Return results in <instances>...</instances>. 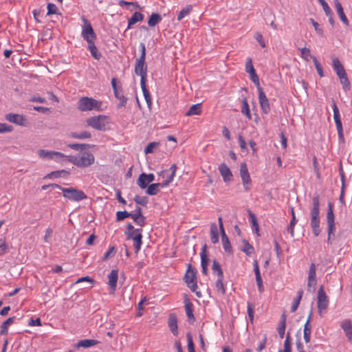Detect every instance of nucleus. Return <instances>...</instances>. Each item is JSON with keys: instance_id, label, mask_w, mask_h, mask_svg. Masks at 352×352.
<instances>
[{"instance_id": "obj_1", "label": "nucleus", "mask_w": 352, "mask_h": 352, "mask_svg": "<svg viewBox=\"0 0 352 352\" xmlns=\"http://www.w3.org/2000/svg\"><path fill=\"white\" fill-rule=\"evenodd\" d=\"M320 198L318 195H315L313 197V206L310 211L311 214V227L314 234L318 236L320 232Z\"/></svg>"}, {"instance_id": "obj_2", "label": "nucleus", "mask_w": 352, "mask_h": 352, "mask_svg": "<svg viewBox=\"0 0 352 352\" xmlns=\"http://www.w3.org/2000/svg\"><path fill=\"white\" fill-rule=\"evenodd\" d=\"M102 102L93 98L82 97L77 102V108L81 111H101Z\"/></svg>"}, {"instance_id": "obj_3", "label": "nucleus", "mask_w": 352, "mask_h": 352, "mask_svg": "<svg viewBox=\"0 0 352 352\" xmlns=\"http://www.w3.org/2000/svg\"><path fill=\"white\" fill-rule=\"evenodd\" d=\"M185 282L192 292H195L198 298L202 296L201 292L197 291L198 286L197 284V270L188 264V269L184 276Z\"/></svg>"}, {"instance_id": "obj_4", "label": "nucleus", "mask_w": 352, "mask_h": 352, "mask_svg": "<svg viewBox=\"0 0 352 352\" xmlns=\"http://www.w3.org/2000/svg\"><path fill=\"white\" fill-rule=\"evenodd\" d=\"M140 49L141 52L140 56L136 59L135 65V72L138 76L140 77L147 76V66L145 64L146 58V47L143 43H140Z\"/></svg>"}, {"instance_id": "obj_5", "label": "nucleus", "mask_w": 352, "mask_h": 352, "mask_svg": "<svg viewBox=\"0 0 352 352\" xmlns=\"http://www.w3.org/2000/svg\"><path fill=\"white\" fill-rule=\"evenodd\" d=\"M60 190L63 192V196L72 201H80L87 199L86 194L81 190L73 187L63 188L61 186Z\"/></svg>"}, {"instance_id": "obj_6", "label": "nucleus", "mask_w": 352, "mask_h": 352, "mask_svg": "<svg viewBox=\"0 0 352 352\" xmlns=\"http://www.w3.org/2000/svg\"><path fill=\"white\" fill-rule=\"evenodd\" d=\"M86 122L89 126L94 129L104 131L108 124V117L104 115H99L87 118Z\"/></svg>"}, {"instance_id": "obj_7", "label": "nucleus", "mask_w": 352, "mask_h": 352, "mask_svg": "<svg viewBox=\"0 0 352 352\" xmlns=\"http://www.w3.org/2000/svg\"><path fill=\"white\" fill-rule=\"evenodd\" d=\"M95 157L90 152H84L71 161L78 167H88L94 163Z\"/></svg>"}, {"instance_id": "obj_8", "label": "nucleus", "mask_w": 352, "mask_h": 352, "mask_svg": "<svg viewBox=\"0 0 352 352\" xmlns=\"http://www.w3.org/2000/svg\"><path fill=\"white\" fill-rule=\"evenodd\" d=\"M81 20L83 23L81 32L82 37L87 42L95 41L96 38V35L94 31L91 24L85 16L81 17Z\"/></svg>"}, {"instance_id": "obj_9", "label": "nucleus", "mask_w": 352, "mask_h": 352, "mask_svg": "<svg viewBox=\"0 0 352 352\" xmlns=\"http://www.w3.org/2000/svg\"><path fill=\"white\" fill-rule=\"evenodd\" d=\"M38 155L42 159L52 160L58 162L64 161L67 158V155H65L60 152L47 151L44 149L38 150Z\"/></svg>"}, {"instance_id": "obj_10", "label": "nucleus", "mask_w": 352, "mask_h": 352, "mask_svg": "<svg viewBox=\"0 0 352 352\" xmlns=\"http://www.w3.org/2000/svg\"><path fill=\"white\" fill-rule=\"evenodd\" d=\"M329 305V299L327 294L324 292V288L322 286L320 287L318 291V297H317V307L318 314L322 316L324 311H325Z\"/></svg>"}, {"instance_id": "obj_11", "label": "nucleus", "mask_w": 352, "mask_h": 352, "mask_svg": "<svg viewBox=\"0 0 352 352\" xmlns=\"http://www.w3.org/2000/svg\"><path fill=\"white\" fill-rule=\"evenodd\" d=\"M332 109H333V118H334L336 129L338 131L339 141L344 143V138L342 122H341V119H340V115L338 107L335 102H332Z\"/></svg>"}, {"instance_id": "obj_12", "label": "nucleus", "mask_w": 352, "mask_h": 352, "mask_svg": "<svg viewBox=\"0 0 352 352\" xmlns=\"http://www.w3.org/2000/svg\"><path fill=\"white\" fill-rule=\"evenodd\" d=\"M111 85L113 90L115 97L119 100L118 107L120 108L125 107L127 102V98L124 96L122 93V89L121 85H117V80L116 78L111 79Z\"/></svg>"}, {"instance_id": "obj_13", "label": "nucleus", "mask_w": 352, "mask_h": 352, "mask_svg": "<svg viewBox=\"0 0 352 352\" xmlns=\"http://www.w3.org/2000/svg\"><path fill=\"white\" fill-rule=\"evenodd\" d=\"M176 170L177 165L173 164L168 169L164 170L160 173V175L164 179V182L162 184L164 186V187L167 186L170 182H173L175 176Z\"/></svg>"}, {"instance_id": "obj_14", "label": "nucleus", "mask_w": 352, "mask_h": 352, "mask_svg": "<svg viewBox=\"0 0 352 352\" xmlns=\"http://www.w3.org/2000/svg\"><path fill=\"white\" fill-rule=\"evenodd\" d=\"M240 176L241 177L242 184L245 191H249L251 186V179L245 162L241 164L240 166Z\"/></svg>"}, {"instance_id": "obj_15", "label": "nucleus", "mask_w": 352, "mask_h": 352, "mask_svg": "<svg viewBox=\"0 0 352 352\" xmlns=\"http://www.w3.org/2000/svg\"><path fill=\"white\" fill-rule=\"evenodd\" d=\"M142 229H135L133 232H127V239H132L133 241V245L135 252H138L142 245Z\"/></svg>"}, {"instance_id": "obj_16", "label": "nucleus", "mask_w": 352, "mask_h": 352, "mask_svg": "<svg viewBox=\"0 0 352 352\" xmlns=\"http://www.w3.org/2000/svg\"><path fill=\"white\" fill-rule=\"evenodd\" d=\"M7 121L19 126H26L28 124V120L23 115L17 113H7L5 116Z\"/></svg>"}, {"instance_id": "obj_17", "label": "nucleus", "mask_w": 352, "mask_h": 352, "mask_svg": "<svg viewBox=\"0 0 352 352\" xmlns=\"http://www.w3.org/2000/svg\"><path fill=\"white\" fill-rule=\"evenodd\" d=\"M316 269L314 263H311L309 267L308 274L307 290L313 292L317 283L316 280Z\"/></svg>"}, {"instance_id": "obj_18", "label": "nucleus", "mask_w": 352, "mask_h": 352, "mask_svg": "<svg viewBox=\"0 0 352 352\" xmlns=\"http://www.w3.org/2000/svg\"><path fill=\"white\" fill-rule=\"evenodd\" d=\"M258 92V100L263 113L267 114L270 110V106L269 100L264 93L263 89H259Z\"/></svg>"}, {"instance_id": "obj_19", "label": "nucleus", "mask_w": 352, "mask_h": 352, "mask_svg": "<svg viewBox=\"0 0 352 352\" xmlns=\"http://www.w3.org/2000/svg\"><path fill=\"white\" fill-rule=\"evenodd\" d=\"M331 60L333 69L336 72L338 77L346 74L344 66L338 58L336 57L335 56H331Z\"/></svg>"}, {"instance_id": "obj_20", "label": "nucleus", "mask_w": 352, "mask_h": 352, "mask_svg": "<svg viewBox=\"0 0 352 352\" xmlns=\"http://www.w3.org/2000/svg\"><path fill=\"white\" fill-rule=\"evenodd\" d=\"M184 302L188 320L190 323H193L195 321L193 314V305L186 296L184 298Z\"/></svg>"}, {"instance_id": "obj_21", "label": "nucleus", "mask_w": 352, "mask_h": 352, "mask_svg": "<svg viewBox=\"0 0 352 352\" xmlns=\"http://www.w3.org/2000/svg\"><path fill=\"white\" fill-rule=\"evenodd\" d=\"M218 169L225 182H228L232 180L233 176L232 173L226 164H221Z\"/></svg>"}, {"instance_id": "obj_22", "label": "nucleus", "mask_w": 352, "mask_h": 352, "mask_svg": "<svg viewBox=\"0 0 352 352\" xmlns=\"http://www.w3.org/2000/svg\"><path fill=\"white\" fill-rule=\"evenodd\" d=\"M341 328L343 329L346 337L352 343V324L349 319H344L341 322Z\"/></svg>"}, {"instance_id": "obj_23", "label": "nucleus", "mask_w": 352, "mask_h": 352, "mask_svg": "<svg viewBox=\"0 0 352 352\" xmlns=\"http://www.w3.org/2000/svg\"><path fill=\"white\" fill-rule=\"evenodd\" d=\"M118 278V272L116 270H112L108 275V285L112 292H114L117 287V282Z\"/></svg>"}, {"instance_id": "obj_24", "label": "nucleus", "mask_w": 352, "mask_h": 352, "mask_svg": "<svg viewBox=\"0 0 352 352\" xmlns=\"http://www.w3.org/2000/svg\"><path fill=\"white\" fill-rule=\"evenodd\" d=\"M168 324L172 333L177 336L178 335V326L177 318L175 314L169 315Z\"/></svg>"}, {"instance_id": "obj_25", "label": "nucleus", "mask_w": 352, "mask_h": 352, "mask_svg": "<svg viewBox=\"0 0 352 352\" xmlns=\"http://www.w3.org/2000/svg\"><path fill=\"white\" fill-rule=\"evenodd\" d=\"M144 16L140 12H135L132 16L128 19L127 29L132 28L133 25L144 20Z\"/></svg>"}, {"instance_id": "obj_26", "label": "nucleus", "mask_w": 352, "mask_h": 352, "mask_svg": "<svg viewBox=\"0 0 352 352\" xmlns=\"http://www.w3.org/2000/svg\"><path fill=\"white\" fill-rule=\"evenodd\" d=\"M334 3L337 13L340 20L344 24H345L346 25H349V20L344 12L343 8L341 3L338 0H334Z\"/></svg>"}, {"instance_id": "obj_27", "label": "nucleus", "mask_w": 352, "mask_h": 352, "mask_svg": "<svg viewBox=\"0 0 352 352\" xmlns=\"http://www.w3.org/2000/svg\"><path fill=\"white\" fill-rule=\"evenodd\" d=\"M99 343V341L96 340H82L78 342L76 344H74V348L76 349H80L81 347L82 348H89L91 346H95Z\"/></svg>"}, {"instance_id": "obj_28", "label": "nucleus", "mask_w": 352, "mask_h": 352, "mask_svg": "<svg viewBox=\"0 0 352 352\" xmlns=\"http://www.w3.org/2000/svg\"><path fill=\"white\" fill-rule=\"evenodd\" d=\"M164 187L162 183L151 184L147 186L146 192L149 195H155L160 192V188Z\"/></svg>"}, {"instance_id": "obj_29", "label": "nucleus", "mask_w": 352, "mask_h": 352, "mask_svg": "<svg viewBox=\"0 0 352 352\" xmlns=\"http://www.w3.org/2000/svg\"><path fill=\"white\" fill-rule=\"evenodd\" d=\"M15 317H10L6 320L1 325V335H7L9 327L14 323Z\"/></svg>"}, {"instance_id": "obj_30", "label": "nucleus", "mask_w": 352, "mask_h": 352, "mask_svg": "<svg viewBox=\"0 0 352 352\" xmlns=\"http://www.w3.org/2000/svg\"><path fill=\"white\" fill-rule=\"evenodd\" d=\"M210 239L213 244L219 242V231L215 223H212L210 225Z\"/></svg>"}, {"instance_id": "obj_31", "label": "nucleus", "mask_w": 352, "mask_h": 352, "mask_svg": "<svg viewBox=\"0 0 352 352\" xmlns=\"http://www.w3.org/2000/svg\"><path fill=\"white\" fill-rule=\"evenodd\" d=\"M88 50H89L91 56L96 60H99L101 57V54L98 52L97 47L94 43V41L87 42Z\"/></svg>"}, {"instance_id": "obj_32", "label": "nucleus", "mask_w": 352, "mask_h": 352, "mask_svg": "<svg viewBox=\"0 0 352 352\" xmlns=\"http://www.w3.org/2000/svg\"><path fill=\"white\" fill-rule=\"evenodd\" d=\"M241 113L245 115L248 120L252 119V115L250 113V110L249 107V104L245 97L242 98V106H241Z\"/></svg>"}, {"instance_id": "obj_33", "label": "nucleus", "mask_w": 352, "mask_h": 352, "mask_svg": "<svg viewBox=\"0 0 352 352\" xmlns=\"http://www.w3.org/2000/svg\"><path fill=\"white\" fill-rule=\"evenodd\" d=\"M162 16L160 14L152 13L148 19V25L150 27H154L162 21Z\"/></svg>"}, {"instance_id": "obj_34", "label": "nucleus", "mask_w": 352, "mask_h": 352, "mask_svg": "<svg viewBox=\"0 0 352 352\" xmlns=\"http://www.w3.org/2000/svg\"><path fill=\"white\" fill-rule=\"evenodd\" d=\"M201 112V104L197 103L192 105L189 110L186 113V116H192L195 115H199Z\"/></svg>"}, {"instance_id": "obj_35", "label": "nucleus", "mask_w": 352, "mask_h": 352, "mask_svg": "<svg viewBox=\"0 0 352 352\" xmlns=\"http://www.w3.org/2000/svg\"><path fill=\"white\" fill-rule=\"evenodd\" d=\"M212 270L213 274H217V277H224L221 267L216 259L212 261Z\"/></svg>"}, {"instance_id": "obj_36", "label": "nucleus", "mask_w": 352, "mask_h": 352, "mask_svg": "<svg viewBox=\"0 0 352 352\" xmlns=\"http://www.w3.org/2000/svg\"><path fill=\"white\" fill-rule=\"evenodd\" d=\"M206 248H207V245H204L202 247L201 251L200 252L201 266L208 267V263H209V258H208V256H207Z\"/></svg>"}, {"instance_id": "obj_37", "label": "nucleus", "mask_w": 352, "mask_h": 352, "mask_svg": "<svg viewBox=\"0 0 352 352\" xmlns=\"http://www.w3.org/2000/svg\"><path fill=\"white\" fill-rule=\"evenodd\" d=\"M286 327V316L285 314H283L281 316L280 321L279 323V327L278 328V333L279 334V336L283 338L285 335V331Z\"/></svg>"}, {"instance_id": "obj_38", "label": "nucleus", "mask_w": 352, "mask_h": 352, "mask_svg": "<svg viewBox=\"0 0 352 352\" xmlns=\"http://www.w3.org/2000/svg\"><path fill=\"white\" fill-rule=\"evenodd\" d=\"M327 224L335 223V216L333 210V204L331 202L328 203V211L327 213Z\"/></svg>"}, {"instance_id": "obj_39", "label": "nucleus", "mask_w": 352, "mask_h": 352, "mask_svg": "<svg viewBox=\"0 0 352 352\" xmlns=\"http://www.w3.org/2000/svg\"><path fill=\"white\" fill-rule=\"evenodd\" d=\"M243 247L242 248L241 251H243L247 256H252V254L254 252V247L250 245L246 240H243Z\"/></svg>"}, {"instance_id": "obj_40", "label": "nucleus", "mask_w": 352, "mask_h": 352, "mask_svg": "<svg viewBox=\"0 0 352 352\" xmlns=\"http://www.w3.org/2000/svg\"><path fill=\"white\" fill-rule=\"evenodd\" d=\"M338 78L340 81V83L342 86V88L344 91H348L350 89V82L349 78L346 75V73L338 76Z\"/></svg>"}, {"instance_id": "obj_41", "label": "nucleus", "mask_w": 352, "mask_h": 352, "mask_svg": "<svg viewBox=\"0 0 352 352\" xmlns=\"http://www.w3.org/2000/svg\"><path fill=\"white\" fill-rule=\"evenodd\" d=\"M311 325L305 323L304 326V340L306 343H309L311 340Z\"/></svg>"}, {"instance_id": "obj_42", "label": "nucleus", "mask_w": 352, "mask_h": 352, "mask_svg": "<svg viewBox=\"0 0 352 352\" xmlns=\"http://www.w3.org/2000/svg\"><path fill=\"white\" fill-rule=\"evenodd\" d=\"M249 215L250 217V221L252 226V229L258 235L259 226L257 222L256 217L250 210L249 211Z\"/></svg>"}, {"instance_id": "obj_43", "label": "nucleus", "mask_w": 352, "mask_h": 352, "mask_svg": "<svg viewBox=\"0 0 352 352\" xmlns=\"http://www.w3.org/2000/svg\"><path fill=\"white\" fill-rule=\"evenodd\" d=\"M137 184L142 189H144L148 186L149 183L147 181V178H145L144 173L140 175Z\"/></svg>"}, {"instance_id": "obj_44", "label": "nucleus", "mask_w": 352, "mask_h": 352, "mask_svg": "<svg viewBox=\"0 0 352 352\" xmlns=\"http://www.w3.org/2000/svg\"><path fill=\"white\" fill-rule=\"evenodd\" d=\"M192 9V7L190 5L183 8L177 14V20L181 21L183 18H184L186 16H187L191 12Z\"/></svg>"}, {"instance_id": "obj_45", "label": "nucleus", "mask_w": 352, "mask_h": 352, "mask_svg": "<svg viewBox=\"0 0 352 352\" xmlns=\"http://www.w3.org/2000/svg\"><path fill=\"white\" fill-rule=\"evenodd\" d=\"M298 50H300V52L301 53L302 58H303L306 61H309V58H312V57H314V56L311 55L310 50L309 48L302 47V48H299Z\"/></svg>"}, {"instance_id": "obj_46", "label": "nucleus", "mask_w": 352, "mask_h": 352, "mask_svg": "<svg viewBox=\"0 0 352 352\" xmlns=\"http://www.w3.org/2000/svg\"><path fill=\"white\" fill-rule=\"evenodd\" d=\"M223 277H218L215 283V287L218 292H221L222 294H224L226 293V289L223 283Z\"/></svg>"}, {"instance_id": "obj_47", "label": "nucleus", "mask_w": 352, "mask_h": 352, "mask_svg": "<svg viewBox=\"0 0 352 352\" xmlns=\"http://www.w3.org/2000/svg\"><path fill=\"white\" fill-rule=\"evenodd\" d=\"M67 172L64 170H56L51 172L50 173H48L44 177V179H51V178H58L62 177L63 174H65Z\"/></svg>"}, {"instance_id": "obj_48", "label": "nucleus", "mask_w": 352, "mask_h": 352, "mask_svg": "<svg viewBox=\"0 0 352 352\" xmlns=\"http://www.w3.org/2000/svg\"><path fill=\"white\" fill-rule=\"evenodd\" d=\"M223 248L225 250V252L228 253H232V248L231 243L229 241L228 237H226L224 239H221Z\"/></svg>"}, {"instance_id": "obj_49", "label": "nucleus", "mask_w": 352, "mask_h": 352, "mask_svg": "<svg viewBox=\"0 0 352 352\" xmlns=\"http://www.w3.org/2000/svg\"><path fill=\"white\" fill-rule=\"evenodd\" d=\"M72 136L74 138H76V139H87V138H90L91 135L88 131H82L80 133H72Z\"/></svg>"}, {"instance_id": "obj_50", "label": "nucleus", "mask_w": 352, "mask_h": 352, "mask_svg": "<svg viewBox=\"0 0 352 352\" xmlns=\"http://www.w3.org/2000/svg\"><path fill=\"white\" fill-rule=\"evenodd\" d=\"M132 214L131 212H129L126 210L124 211H118L116 212V220L118 221H120L124 220L127 217H131Z\"/></svg>"}, {"instance_id": "obj_51", "label": "nucleus", "mask_w": 352, "mask_h": 352, "mask_svg": "<svg viewBox=\"0 0 352 352\" xmlns=\"http://www.w3.org/2000/svg\"><path fill=\"white\" fill-rule=\"evenodd\" d=\"M245 72L248 73L250 75L252 74L256 73L254 67L252 64V60L251 58H248L246 65H245Z\"/></svg>"}, {"instance_id": "obj_52", "label": "nucleus", "mask_w": 352, "mask_h": 352, "mask_svg": "<svg viewBox=\"0 0 352 352\" xmlns=\"http://www.w3.org/2000/svg\"><path fill=\"white\" fill-rule=\"evenodd\" d=\"M132 219L138 226L143 227L146 224V217L144 215L131 217Z\"/></svg>"}, {"instance_id": "obj_53", "label": "nucleus", "mask_w": 352, "mask_h": 352, "mask_svg": "<svg viewBox=\"0 0 352 352\" xmlns=\"http://www.w3.org/2000/svg\"><path fill=\"white\" fill-rule=\"evenodd\" d=\"M312 59H313L315 67L317 70L318 74L320 77H323L324 75L322 65H320V63H319V61L318 60V59L316 57H312Z\"/></svg>"}, {"instance_id": "obj_54", "label": "nucleus", "mask_w": 352, "mask_h": 352, "mask_svg": "<svg viewBox=\"0 0 352 352\" xmlns=\"http://www.w3.org/2000/svg\"><path fill=\"white\" fill-rule=\"evenodd\" d=\"M134 201L136 202L137 204L143 206H146V204H148V198L146 197H141L139 195H136L134 197Z\"/></svg>"}, {"instance_id": "obj_55", "label": "nucleus", "mask_w": 352, "mask_h": 352, "mask_svg": "<svg viewBox=\"0 0 352 352\" xmlns=\"http://www.w3.org/2000/svg\"><path fill=\"white\" fill-rule=\"evenodd\" d=\"M282 352H292V346L290 343V336L289 333H287L286 339L284 342V349Z\"/></svg>"}, {"instance_id": "obj_56", "label": "nucleus", "mask_w": 352, "mask_h": 352, "mask_svg": "<svg viewBox=\"0 0 352 352\" xmlns=\"http://www.w3.org/2000/svg\"><path fill=\"white\" fill-rule=\"evenodd\" d=\"M188 350V352H195V346L192 341V336L190 333H187Z\"/></svg>"}, {"instance_id": "obj_57", "label": "nucleus", "mask_w": 352, "mask_h": 352, "mask_svg": "<svg viewBox=\"0 0 352 352\" xmlns=\"http://www.w3.org/2000/svg\"><path fill=\"white\" fill-rule=\"evenodd\" d=\"M8 252V247L3 239H0V256Z\"/></svg>"}, {"instance_id": "obj_58", "label": "nucleus", "mask_w": 352, "mask_h": 352, "mask_svg": "<svg viewBox=\"0 0 352 352\" xmlns=\"http://www.w3.org/2000/svg\"><path fill=\"white\" fill-rule=\"evenodd\" d=\"M328 226V238L327 243L332 244V241H330V235H334V231L336 230L335 223L327 224Z\"/></svg>"}, {"instance_id": "obj_59", "label": "nucleus", "mask_w": 352, "mask_h": 352, "mask_svg": "<svg viewBox=\"0 0 352 352\" xmlns=\"http://www.w3.org/2000/svg\"><path fill=\"white\" fill-rule=\"evenodd\" d=\"M13 127L5 123H0V133L11 132Z\"/></svg>"}, {"instance_id": "obj_60", "label": "nucleus", "mask_w": 352, "mask_h": 352, "mask_svg": "<svg viewBox=\"0 0 352 352\" xmlns=\"http://www.w3.org/2000/svg\"><path fill=\"white\" fill-rule=\"evenodd\" d=\"M250 76V79L256 86L258 91H259V89H263V88L260 86L259 78H258V75L256 74V73H254Z\"/></svg>"}, {"instance_id": "obj_61", "label": "nucleus", "mask_w": 352, "mask_h": 352, "mask_svg": "<svg viewBox=\"0 0 352 352\" xmlns=\"http://www.w3.org/2000/svg\"><path fill=\"white\" fill-rule=\"evenodd\" d=\"M68 146L76 151H82L85 149L87 147V145L83 144H68Z\"/></svg>"}, {"instance_id": "obj_62", "label": "nucleus", "mask_w": 352, "mask_h": 352, "mask_svg": "<svg viewBox=\"0 0 352 352\" xmlns=\"http://www.w3.org/2000/svg\"><path fill=\"white\" fill-rule=\"evenodd\" d=\"M158 145V143L157 142H150L146 147L144 149V153L146 154L151 153H153L154 148Z\"/></svg>"}, {"instance_id": "obj_63", "label": "nucleus", "mask_w": 352, "mask_h": 352, "mask_svg": "<svg viewBox=\"0 0 352 352\" xmlns=\"http://www.w3.org/2000/svg\"><path fill=\"white\" fill-rule=\"evenodd\" d=\"M254 272L255 274L256 279L261 278V275L259 270L258 263L256 260H254L253 262Z\"/></svg>"}, {"instance_id": "obj_64", "label": "nucleus", "mask_w": 352, "mask_h": 352, "mask_svg": "<svg viewBox=\"0 0 352 352\" xmlns=\"http://www.w3.org/2000/svg\"><path fill=\"white\" fill-rule=\"evenodd\" d=\"M47 8V14L48 15L56 14L58 11V8H57L56 6L54 3H48Z\"/></svg>"}]
</instances>
